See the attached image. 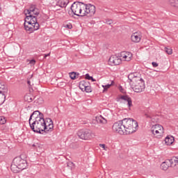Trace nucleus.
I'll use <instances>...</instances> for the list:
<instances>
[{"label":"nucleus","mask_w":178,"mask_h":178,"mask_svg":"<svg viewBox=\"0 0 178 178\" xmlns=\"http://www.w3.org/2000/svg\"><path fill=\"white\" fill-rule=\"evenodd\" d=\"M47 122H49L48 125H47L44 117H35V120L32 124L31 122L29 124L31 130L34 133L43 134V133H48V131H52L54 130V122H52V120L48 118Z\"/></svg>","instance_id":"f257e3e1"},{"label":"nucleus","mask_w":178,"mask_h":178,"mask_svg":"<svg viewBox=\"0 0 178 178\" xmlns=\"http://www.w3.org/2000/svg\"><path fill=\"white\" fill-rule=\"evenodd\" d=\"M27 160L23 154L14 158L10 165V170L13 173H19L22 170H24L27 168Z\"/></svg>","instance_id":"f03ea898"},{"label":"nucleus","mask_w":178,"mask_h":178,"mask_svg":"<svg viewBox=\"0 0 178 178\" xmlns=\"http://www.w3.org/2000/svg\"><path fill=\"white\" fill-rule=\"evenodd\" d=\"M124 127L125 129V134H133L136 133L138 129V122L133 118H124L122 120Z\"/></svg>","instance_id":"7ed1b4c3"},{"label":"nucleus","mask_w":178,"mask_h":178,"mask_svg":"<svg viewBox=\"0 0 178 178\" xmlns=\"http://www.w3.org/2000/svg\"><path fill=\"white\" fill-rule=\"evenodd\" d=\"M131 88L135 92H143L145 89V83L143 78H139L138 80H134V82L131 83Z\"/></svg>","instance_id":"20e7f679"},{"label":"nucleus","mask_w":178,"mask_h":178,"mask_svg":"<svg viewBox=\"0 0 178 178\" xmlns=\"http://www.w3.org/2000/svg\"><path fill=\"white\" fill-rule=\"evenodd\" d=\"M176 165H178V156L165 160V161L161 163V166L163 170H168L169 168H175Z\"/></svg>","instance_id":"39448f33"},{"label":"nucleus","mask_w":178,"mask_h":178,"mask_svg":"<svg viewBox=\"0 0 178 178\" xmlns=\"http://www.w3.org/2000/svg\"><path fill=\"white\" fill-rule=\"evenodd\" d=\"M112 129L115 133H118V134H120L121 136H123V134H126L124 124H123V120L115 122L112 127Z\"/></svg>","instance_id":"423d86ee"},{"label":"nucleus","mask_w":178,"mask_h":178,"mask_svg":"<svg viewBox=\"0 0 178 178\" xmlns=\"http://www.w3.org/2000/svg\"><path fill=\"white\" fill-rule=\"evenodd\" d=\"M81 9H84V7L81 6V2H74L71 6L72 13L75 16H81Z\"/></svg>","instance_id":"0eeeda50"},{"label":"nucleus","mask_w":178,"mask_h":178,"mask_svg":"<svg viewBox=\"0 0 178 178\" xmlns=\"http://www.w3.org/2000/svg\"><path fill=\"white\" fill-rule=\"evenodd\" d=\"M77 136L81 140H88L91 138V131L90 129H81L78 131Z\"/></svg>","instance_id":"6e6552de"},{"label":"nucleus","mask_w":178,"mask_h":178,"mask_svg":"<svg viewBox=\"0 0 178 178\" xmlns=\"http://www.w3.org/2000/svg\"><path fill=\"white\" fill-rule=\"evenodd\" d=\"M40 29V24H31L29 26H25L26 31H29V33H34V31H37V30Z\"/></svg>","instance_id":"1a4fd4ad"},{"label":"nucleus","mask_w":178,"mask_h":178,"mask_svg":"<svg viewBox=\"0 0 178 178\" xmlns=\"http://www.w3.org/2000/svg\"><path fill=\"white\" fill-rule=\"evenodd\" d=\"M108 62L113 66H118L122 63V58H120L117 56H111L108 60Z\"/></svg>","instance_id":"9d476101"},{"label":"nucleus","mask_w":178,"mask_h":178,"mask_svg":"<svg viewBox=\"0 0 178 178\" xmlns=\"http://www.w3.org/2000/svg\"><path fill=\"white\" fill-rule=\"evenodd\" d=\"M141 78V75H140V74H137V73H130L128 75V80H129V83L130 84H131V83H134V80L137 81V80H140V79Z\"/></svg>","instance_id":"9b49d317"},{"label":"nucleus","mask_w":178,"mask_h":178,"mask_svg":"<svg viewBox=\"0 0 178 178\" xmlns=\"http://www.w3.org/2000/svg\"><path fill=\"white\" fill-rule=\"evenodd\" d=\"M95 6L91 4H87V16L91 17L95 15Z\"/></svg>","instance_id":"f8f14e48"},{"label":"nucleus","mask_w":178,"mask_h":178,"mask_svg":"<svg viewBox=\"0 0 178 178\" xmlns=\"http://www.w3.org/2000/svg\"><path fill=\"white\" fill-rule=\"evenodd\" d=\"M131 40L133 42H140V41H141V33H134L131 36Z\"/></svg>","instance_id":"ddd939ff"},{"label":"nucleus","mask_w":178,"mask_h":178,"mask_svg":"<svg viewBox=\"0 0 178 178\" xmlns=\"http://www.w3.org/2000/svg\"><path fill=\"white\" fill-rule=\"evenodd\" d=\"M155 130H158L159 131H160V134H163V127H162V125L161 124L153 125L151 128L150 131L152 134H155Z\"/></svg>","instance_id":"4468645a"},{"label":"nucleus","mask_w":178,"mask_h":178,"mask_svg":"<svg viewBox=\"0 0 178 178\" xmlns=\"http://www.w3.org/2000/svg\"><path fill=\"white\" fill-rule=\"evenodd\" d=\"M120 99H122L123 101H126L127 102V105L129 108H131L133 106V101L131 100V97H129V95H121L120 97Z\"/></svg>","instance_id":"2eb2a0df"},{"label":"nucleus","mask_w":178,"mask_h":178,"mask_svg":"<svg viewBox=\"0 0 178 178\" xmlns=\"http://www.w3.org/2000/svg\"><path fill=\"white\" fill-rule=\"evenodd\" d=\"M44 115L42 113H41L40 111H34L31 115H30V118H29V124L30 122H31V120L33 119V118H35H35H43Z\"/></svg>","instance_id":"dca6fc26"},{"label":"nucleus","mask_w":178,"mask_h":178,"mask_svg":"<svg viewBox=\"0 0 178 178\" xmlns=\"http://www.w3.org/2000/svg\"><path fill=\"white\" fill-rule=\"evenodd\" d=\"M67 3H69V0H58L57 6H60V8H66Z\"/></svg>","instance_id":"f3484780"},{"label":"nucleus","mask_w":178,"mask_h":178,"mask_svg":"<svg viewBox=\"0 0 178 178\" xmlns=\"http://www.w3.org/2000/svg\"><path fill=\"white\" fill-rule=\"evenodd\" d=\"M35 10H37V8H35V6H31L29 9H26L24 10V14L25 16H27V15H31V13H33V12H35Z\"/></svg>","instance_id":"a211bd4d"},{"label":"nucleus","mask_w":178,"mask_h":178,"mask_svg":"<svg viewBox=\"0 0 178 178\" xmlns=\"http://www.w3.org/2000/svg\"><path fill=\"white\" fill-rule=\"evenodd\" d=\"M88 86H90V82L87 81H81L79 82V88L81 90V91L83 90L85 88H86Z\"/></svg>","instance_id":"6ab92c4d"},{"label":"nucleus","mask_w":178,"mask_h":178,"mask_svg":"<svg viewBox=\"0 0 178 178\" xmlns=\"http://www.w3.org/2000/svg\"><path fill=\"white\" fill-rule=\"evenodd\" d=\"M35 98L31 93H28L24 96V101H26V102H33Z\"/></svg>","instance_id":"aec40b11"},{"label":"nucleus","mask_w":178,"mask_h":178,"mask_svg":"<svg viewBox=\"0 0 178 178\" xmlns=\"http://www.w3.org/2000/svg\"><path fill=\"white\" fill-rule=\"evenodd\" d=\"M166 145H172L175 143V138L173 136H167L165 138Z\"/></svg>","instance_id":"412c9836"},{"label":"nucleus","mask_w":178,"mask_h":178,"mask_svg":"<svg viewBox=\"0 0 178 178\" xmlns=\"http://www.w3.org/2000/svg\"><path fill=\"white\" fill-rule=\"evenodd\" d=\"M81 6L83 7V8H81V13L80 16L81 17H83L84 16H87V4H86L84 3H81Z\"/></svg>","instance_id":"4be33fe9"},{"label":"nucleus","mask_w":178,"mask_h":178,"mask_svg":"<svg viewBox=\"0 0 178 178\" xmlns=\"http://www.w3.org/2000/svg\"><path fill=\"white\" fill-rule=\"evenodd\" d=\"M144 115H145V118H147V119H152V116H154L152 111L149 109L145 110Z\"/></svg>","instance_id":"5701e85b"},{"label":"nucleus","mask_w":178,"mask_h":178,"mask_svg":"<svg viewBox=\"0 0 178 178\" xmlns=\"http://www.w3.org/2000/svg\"><path fill=\"white\" fill-rule=\"evenodd\" d=\"M6 92H8V88L5 85H1V87H0V94H2L4 99L6 98V96H5V93Z\"/></svg>","instance_id":"b1692460"},{"label":"nucleus","mask_w":178,"mask_h":178,"mask_svg":"<svg viewBox=\"0 0 178 178\" xmlns=\"http://www.w3.org/2000/svg\"><path fill=\"white\" fill-rule=\"evenodd\" d=\"M69 74L71 80H76V79L79 78V75L80 74H79V72H70Z\"/></svg>","instance_id":"393cba45"},{"label":"nucleus","mask_w":178,"mask_h":178,"mask_svg":"<svg viewBox=\"0 0 178 178\" xmlns=\"http://www.w3.org/2000/svg\"><path fill=\"white\" fill-rule=\"evenodd\" d=\"M113 84H115V82L113 81H111V84L102 85V87L104 88L103 93L106 92V91H108V90H109V88H110L111 86H113Z\"/></svg>","instance_id":"a878e982"},{"label":"nucleus","mask_w":178,"mask_h":178,"mask_svg":"<svg viewBox=\"0 0 178 178\" xmlns=\"http://www.w3.org/2000/svg\"><path fill=\"white\" fill-rule=\"evenodd\" d=\"M132 58L133 54L131 52L127 51L125 60H127V62H130Z\"/></svg>","instance_id":"bb28decb"},{"label":"nucleus","mask_w":178,"mask_h":178,"mask_svg":"<svg viewBox=\"0 0 178 178\" xmlns=\"http://www.w3.org/2000/svg\"><path fill=\"white\" fill-rule=\"evenodd\" d=\"M153 136H154L156 138H161V137H162V134H161L160 131H159V130H155V131H154V134H153Z\"/></svg>","instance_id":"cd10ccee"},{"label":"nucleus","mask_w":178,"mask_h":178,"mask_svg":"<svg viewBox=\"0 0 178 178\" xmlns=\"http://www.w3.org/2000/svg\"><path fill=\"white\" fill-rule=\"evenodd\" d=\"M164 51L166 52V54H168V55H172V54H173V50L170 47H165Z\"/></svg>","instance_id":"c85d7f7f"},{"label":"nucleus","mask_w":178,"mask_h":178,"mask_svg":"<svg viewBox=\"0 0 178 178\" xmlns=\"http://www.w3.org/2000/svg\"><path fill=\"white\" fill-rule=\"evenodd\" d=\"M96 119H97V122L98 123H102V124L106 123V120L105 118H102V116H100L99 118H96Z\"/></svg>","instance_id":"c756f323"},{"label":"nucleus","mask_w":178,"mask_h":178,"mask_svg":"<svg viewBox=\"0 0 178 178\" xmlns=\"http://www.w3.org/2000/svg\"><path fill=\"white\" fill-rule=\"evenodd\" d=\"M32 17L30 18V22H31L32 24H35L36 23H38L37 20V16H33V15Z\"/></svg>","instance_id":"7c9ffc66"},{"label":"nucleus","mask_w":178,"mask_h":178,"mask_svg":"<svg viewBox=\"0 0 178 178\" xmlns=\"http://www.w3.org/2000/svg\"><path fill=\"white\" fill-rule=\"evenodd\" d=\"M82 91H86V92H92V90L91 89V86L88 85Z\"/></svg>","instance_id":"2f4dec72"},{"label":"nucleus","mask_w":178,"mask_h":178,"mask_svg":"<svg viewBox=\"0 0 178 178\" xmlns=\"http://www.w3.org/2000/svg\"><path fill=\"white\" fill-rule=\"evenodd\" d=\"M64 27H65V29H68L69 30H72V29H73V25H72L71 23L65 24Z\"/></svg>","instance_id":"473e14b6"},{"label":"nucleus","mask_w":178,"mask_h":178,"mask_svg":"<svg viewBox=\"0 0 178 178\" xmlns=\"http://www.w3.org/2000/svg\"><path fill=\"white\" fill-rule=\"evenodd\" d=\"M6 123V120L5 119V117L0 116V124H5Z\"/></svg>","instance_id":"72a5a7b5"},{"label":"nucleus","mask_w":178,"mask_h":178,"mask_svg":"<svg viewBox=\"0 0 178 178\" xmlns=\"http://www.w3.org/2000/svg\"><path fill=\"white\" fill-rule=\"evenodd\" d=\"M31 17H33L32 15H26L25 19H24V23H27L29 22H30V19Z\"/></svg>","instance_id":"f704fd0d"},{"label":"nucleus","mask_w":178,"mask_h":178,"mask_svg":"<svg viewBox=\"0 0 178 178\" xmlns=\"http://www.w3.org/2000/svg\"><path fill=\"white\" fill-rule=\"evenodd\" d=\"M31 15H33V16H38V15H40V11L38 10V9L36 8V10L35 11H32Z\"/></svg>","instance_id":"c9c22d12"},{"label":"nucleus","mask_w":178,"mask_h":178,"mask_svg":"<svg viewBox=\"0 0 178 178\" xmlns=\"http://www.w3.org/2000/svg\"><path fill=\"white\" fill-rule=\"evenodd\" d=\"M127 54V51H122L120 54L121 58H123V59H126V54Z\"/></svg>","instance_id":"e433bc0d"},{"label":"nucleus","mask_w":178,"mask_h":178,"mask_svg":"<svg viewBox=\"0 0 178 178\" xmlns=\"http://www.w3.org/2000/svg\"><path fill=\"white\" fill-rule=\"evenodd\" d=\"M31 24H33L32 22H31V21H29V22H24V29H26V26H30V25H31Z\"/></svg>","instance_id":"4c0bfd02"},{"label":"nucleus","mask_w":178,"mask_h":178,"mask_svg":"<svg viewBox=\"0 0 178 178\" xmlns=\"http://www.w3.org/2000/svg\"><path fill=\"white\" fill-rule=\"evenodd\" d=\"M91 76H90V74H86V75H85V79H86V80H91Z\"/></svg>","instance_id":"58836bf2"},{"label":"nucleus","mask_w":178,"mask_h":178,"mask_svg":"<svg viewBox=\"0 0 178 178\" xmlns=\"http://www.w3.org/2000/svg\"><path fill=\"white\" fill-rule=\"evenodd\" d=\"M99 147L105 149V151H106V148H108L105 144H99Z\"/></svg>","instance_id":"ea45409f"},{"label":"nucleus","mask_w":178,"mask_h":178,"mask_svg":"<svg viewBox=\"0 0 178 178\" xmlns=\"http://www.w3.org/2000/svg\"><path fill=\"white\" fill-rule=\"evenodd\" d=\"M106 24L111 25V24H112L113 23V21L112 19H107L106 21Z\"/></svg>","instance_id":"a19ab883"},{"label":"nucleus","mask_w":178,"mask_h":178,"mask_svg":"<svg viewBox=\"0 0 178 178\" xmlns=\"http://www.w3.org/2000/svg\"><path fill=\"white\" fill-rule=\"evenodd\" d=\"M152 65L153 67H158V63L156 62H152Z\"/></svg>","instance_id":"79ce46f5"},{"label":"nucleus","mask_w":178,"mask_h":178,"mask_svg":"<svg viewBox=\"0 0 178 178\" xmlns=\"http://www.w3.org/2000/svg\"><path fill=\"white\" fill-rule=\"evenodd\" d=\"M30 63H31V65H35V60H34V59L31 60Z\"/></svg>","instance_id":"37998d69"},{"label":"nucleus","mask_w":178,"mask_h":178,"mask_svg":"<svg viewBox=\"0 0 178 178\" xmlns=\"http://www.w3.org/2000/svg\"><path fill=\"white\" fill-rule=\"evenodd\" d=\"M119 90H120V91L121 92H122V93L124 92V90L123 89V87L120 86V87H119Z\"/></svg>","instance_id":"c03bdc74"},{"label":"nucleus","mask_w":178,"mask_h":178,"mask_svg":"<svg viewBox=\"0 0 178 178\" xmlns=\"http://www.w3.org/2000/svg\"><path fill=\"white\" fill-rule=\"evenodd\" d=\"M51 55V53H49L47 54H44V59H47V56H49Z\"/></svg>","instance_id":"a18cd8bd"},{"label":"nucleus","mask_w":178,"mask_h":178,"mask_svg":"<svg viewBox=\"0 0 178 178\" xmlns=\"http://www.w3.org/2000/svg\"><path fill=\"white\" fill-rule=\"evenodd\" d=\"M34 104H35V105H40V103H38V100H35V101L34 102Z\"/></svg>","instance_id":"49530a36"},{"label":"nucleus","mask_w":178,"mask_h":178,"mask_svg":"<svg viewBox=\"0 0 178 178\" xmlns=\"http://www.w3.org/2000/svg\"><path fill=\"white\" fill-rule=\"evenodd\" d=\"M45 123H47V126H48V124H49V121L48 122V118L46 119Z\"/></svg>","instance_id":"de8ad7c7"},{"label":"nucleus","mask_w":178,"mask_h":178,"mask_svg":"<svg viewBox=\"0 0 178 178\" xmlns=\"http://www.w3.org/2000/svg\"><path fill=\"white\" fill-rule=\"evenodd\" d=\"M90 80L92 81H97V80H95L92 76H91Z\"/></svg>","instance_id":"09e8293b"},{"label":"nucleus","mask_w":178,"mask_h":178,"mask_svg":"<svg viewBox=\"0 0 178 178\" xmlns=\"http://www.w3.org/2000/svg\"><path fill=\"white\" fill-rule=\"evenodd\" d=\"M27 84H28L29 86H31V82L30 81H27Z\"/></svg>","instance_id":"8fccbe9b"},{"label":"nucleus","mask_w":178,"mask_h":178,"mask_svg":"<svg viewBox=\"0 0 178 178\" xmlns=\"http://www.w3.org/2000/svg\"><path fill=\"white\" fill-rule=\"evenodd\" d=\"M70 165H73V163H69Z\"/></svg>","instance_id":"3c124183"},{"label":"nucleus","mask_w":178,"mask_h":178,"mask_svg":"<svg viewBox=\"0 0 178 178\" xmlns=\"http://www.w3.org/2000/svg\"><path fill=\"white\" fill-rule=\"evenodd\" d=\"M33 147H35V145H33Z\"/></svg>","instance_id":"603ef678"}]
</instances>
